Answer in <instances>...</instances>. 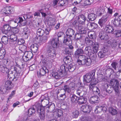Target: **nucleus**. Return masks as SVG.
Listing matches in <instances>:
<instances>
[{"instance_id":"obj_1","label":"nucleus","mask_w":121,"mask_h":121,"mask_svg":"<svg viewBox=\"0 0 121 121\" xmlns=\"http://www.w3.org/2000/svg\"><path fill=\"white\" fill-rule=\"evenodd\" d=\"M76 68V65L73 63L70 64L69 66H65L64 65L61 66L60 69L57 72L52 73V76L55 78L56 79L60 78V77L64 76L66 74V72L69 71L70 72H73Z\"/></svg>"},{"instance_id":"obj_2","label":"nucleus","mask_w":121,"mask_h":121,"mask_svg":"<svg viewBox=\"0 0 121 121\" xmlns=\"http://www.w3.org/2000/svg\"><path fill=\"white\" fill-rule=\"evenodd\" d=\"M116 83L115 85L112 87L110 86V88L108 90L107 89L106 91L107 92H108L109 93H111L113 89L114 88V90L115 91L116 94L118 95L119 94V83L118 81L117 80H115L114 79H111L110 81V83L112 85H114V82Z\"/></svg>"},{"instance_id":"obj_3","label":"nucleus","mask_w":121,"mask_h":121,"mask_svg":"<svg viewBox=\"0 0 121 121\" xmlns=\"http://www.w3.org/2000/svg\"><path fill=\"white\" fill-rule=\"evenodd\" d=\"M8 61L7 60L3 59L2 61H0V71L4 73H9V69L7 67Z\"/></svg>"},{"instance_id":"obj_4","label":"nucleus","mask_w":121,"mask_h":121,"mask_svg":"<svg viewBox=\"0 0 121 121\" xmlns=\"http://www.w3.org/2000/svg\"><path fill=\"white\" fill-rule=\"evenodd\" d=\"M95 70L94 69L89 73L86 74L83 76V80L85 82L89 83L95 78Z\"/></svg>"},{"instance_id":"obj_5","label":"nucleus","mask_w":121,"mask_h":121,"mask_svg":"<svg viewBox=\"0 0 121 121\" xmlns=\"http://www.w3.org/2000/svg\"><path fill=\"white\" fill-rule=\"evenodd\" d=\"M56 54V50L50 47L47 49V57L52 60L55 58Z\"/></svg>"},{"instance_id":"obj_6","label":"nucleus","mask_w":121,"mask_h":121,"mask_svg":"<svg viewBox=\"0 0 121 121\" xmlns=\"http://www.w3.org/2000/svg\"><path fill=\"white\" fill-rule=\"evenodd\" d=\"M108 18L107 16H103L102 17L99 19L98 23L99 26L103 29L108 24H109V22L108 21Z\"/></svg>"},{"instance_id":"obj_7","label":"nucleus","mask_w":121,"mask_h":121,"mask_svg":"<svg viewBox=\"0 0 121 121\" xmlns=\"http://www.w3.org/2000/svg\"><path fill=\"white\" fill-rule=\"evenodd\" d=\"M16 66L14 67L13 72H14V76H13L12 78H18L20 77V74L21 71V69L20 65L16 62Z\"/></svg>"},{"instance_id":"obj_8","label":"nucleus","mask_w":121,"mask_h":121,"mask_svg":"<svg viewBox=\"0 0 121 121\" xmlns=\"http://www.w3.org/2000/svg\"><path fill=\"white\" fill-rule=\"evenodd\" d=\"M2 31L3 33L5 34L7 36L10 35L11 34V32H12L11 27L8 24L4 25L2 29Z\"/></svg>"},{"instance_id":"obj_9","label":"nucleus","mask_w":121,"mask_h":121,"mask_svg":"<svg viewBox=\"0 0 121 121\" xmlns=\"http://www.w3.org/2000/svg\"><path fill=\"white\" fill-rule=\"evenodd\" d=\"M43 107H41L40 106L38 107L37 109V112L39 113V117L40 119L42 121H44L45 119V111Z\"/></svg>"},{"instance_id":"obj_10","label":"nucleus","mask_w":121,"mask_h":121,"mask_svg":"<svg viewBox=\"0 0 121 121\" xmlns=\"http://www.w3.org/2000/svg\"><path fill=\"white\" fill-rule=\"evenodd\" d=\"M108 51L107 47H104L101 49V51L98 53V57L100 58H102L105 57L107 55Z\"/></svg>"},{"instance_id":"obj_11","label":"nucleus","mask_w":121,"mask_h":121,"mask_svg":"<svg viewBox=\"0 0 121 121\" xmlns=\"http://www.w3.org/2000/svg\"><path fill=\"white\" fill-rule=\"evenodd\" d=\"M84 46L80 48H78L75 51L74 53V57L76 59L79 58L80 56H81L84 54V51L83 50Z\"/></svg>"},{"instance_id":"obj_12","label":"nucleus","mask_w":121,"mask_h":121,"mask_svg":"<svg viewBox=\"0 0 121 121\" xmlns=\"http://www.w3.org/2000/svg\"><path fill=\"white\" fill-rule=\"evenodd\" d=\"M59 39L58 38L57 39H51L49 42V43L52 46V48L56 49V48H57L58 47V42Z\"/></svg>"},{"instance_id":"obj_13","label":"nucleus","mask_w":121,"mask_h":121,"mask_svg":"<svg viewBox=\"0 0 121 121\" xmlns=\"http://www.w3.org/2000/svg\"><path fill=\"white\" fill-rule=\"evenodd\" d=\"M48 72V70L45 66H42V68L39 70V71L37 72V73L38 76L41 77L44 76Z\"/></svg>"},{"instance_id":"obj_14","label":"nucleus","mask_w":121,"mask_h":121,"mask_svg":"<svg viewBox=\"0 0 121 121\" xmlns=\"http://www.w3.org/2000/svg\"><path fill=\"white\" fill-rule=\"evenodd\" d=\"M55 108V104L53 103L50 102L48 106L46 107L45 109L47 112L49 113L52 112Z\"/></svg>"},{"instance_id":"obj_15","label":"nucleus","mask_w":121,"mask_h":121,"mask_svg":"<svg viewBox=\"0 0 121 121\" xmlns=\"http://www.w3.org/2000/svg\"><path fill=\"white\" fill-rule=\"evenodd\" d=\"M91 110V107L87 105H82L81 108V110L83 112L87 113H89Z\"/></svg>"},{"instance_id":"obj_16","label":"nucleus","mask_w":121,"mask_h":121,"mask_svg":"<svg viewBox=\"0 0 121 121\" xmlns=\"http://www.w3.org/2000/svg\"><path fill=\"white\" fill-rule=\"evenodd\" d=\"M99 37L101 39L106 40L109 39V36L107 34L106 32L100 31L99 33Z\"/></svg>"},{"instance_id":"obj_17","label":"nucleus","mask_w":121,"mask_h":121,"mask_svg":"<svg viewBox=\"0 0 121 121\" xmlns=\"http://www.w3.org/2000/svg\"><path fill=\"white\" fill-rule=\"evenodd\" d=\"M115 26L121 27V15L119 17H116L113 21Z\"/></svg>"},{"instance_id":"obj_18","label":"nucleus","mask_w":121,"mask_h":121,"mask_svg":"<svg viewBox=\"0 0 121 121\" xmlns=\"http://www.w3.org/2000/svg\"><path fill=\"white\" fill-rule=\"evenodd\" d=\"M38 107V105H35L33 106L32 107L28 109V114L30 115L34 114L36 112L35 109L37 110V109Z\"/></svg>"},{"instance_id":"obj_19","label":"nucleus","mask_w":121,"mask_h":121,"mask_svg":"<svg viewBox=\"0 0 121 121\" xmlns=\"http://www.w3.org/2000/svg\"><path fill=\"white\" fill-rule=\"evenodd\" d=\"M103 29L106 33H112L114 30L113 26L109 24H108Z\"/></svg>"},{"instance_id":"obj_20","label":"nucleus","mask_w":121,"mask_h":121,"mask_svg":"<svg viewBox=\"0 0 121 121\" xmlns=\"http://www.w3.org/2000/svg\"><path fill=\"white\" fill-rule=\"evenodd\" d=\"M48 38L47 36L44 35L43 36L40 37V38H36L35 40L38 42L41 43H44L46 42L48 39Z\"/></svg>"},{"instance_id":"obj_21","label":"nucleus","mask_w":121,"mask_h":121,"mask_svg":"<svg viewBox=\"0 0 121 121\" xmlns=\"http://www.w3.org/2000/svg\"><path fill=\"white\" fill-rule=\"evenodd\" d=\"M86 20L85 16L83 14L79 15L78 19L79 23L82 25H85Z\"/></svg>"},{"instance_id":"obj_22","label":"nucleus","mask_w":121,"mask_h":121,"mask_svg":"<svg viewBox=\"0 0 121 121\" xmlns=\"http://www.w3.org/2000/svg\"><path fill=\"white\" fill-rule=\"evenodd\" d=\"M90 102L92 104L99 103V98L97 96H92L89 99Z\"/></svg>"},{"instance_id":"obj_23","label":"nucleus","mask_w":121,"mask_h":121,"mask_svg":"<svg viewBox=\"0 0 121 121\" xmlns=\"http://www.w3.org/2000/svg\"><path fill=\"white\" fill-rule=\"evenodd\" d=\"M87 57L86 56L83 55L80 56L78 58H79V59L77 60V63L79 65H82V63H83L85 62L84 61Z\"/></svg>"},{"instance_id":"obj_24","label":"nucleus","mask_w":121,"mask_h":121,"mask_svg":"<svg viewBox=\"0 0 121 121\" xmlns=\"http://www.w3.org/2000/svg\"><path fill=\"white\" fill-rule=\"evenodd\" d=\"M4 12L5 14H8L11 13L14 11L13 8L11 6L7 7L3 9Z\"/></svg>"},{"instance_id":"obj_25","label":"nucleus","mask_w":121,"mask_h":121,"mask_svg":"<svg viewBox=\"0 0 121 121\" xmlns=\"http://www.w3.org/2000/svg\"><path fill=\"white\" fill-rule=\"evenodd\" d=\"M75 31L73 29L71 28H68L66 30V35L72 37L73 35H74Z\"/></svg>"},{"instance_id":"obj_26","label":"nucleus","mask_w":121,"mask_h":121,"mask_svg":"<svg viewBox=\"0 0 121 121\" xmlns=\"http://www.w3.org/2000/svg\"><path fill=\"white\" fill-rule=\"evenodd\" d=\"M9 90L4 85L0 87V93L2 94H6L9 92Z\"/></svg>"},{"instance_id":"obj_27","label":"nucleus","mask_w":121,"mask_h":121,"mask_svg":"<svg viewBox=\"0 0 121 121\" xmlns=\"http://www.w3.org/2000/svg\"><path fill=\"white\" fill-rule=\"evenodd\" d=\"M71 37L66 35L64 37V40L63 41V43L66 45H69L68 43H72V41L71 39Z\"/></svg>"},{"instance_id":"obj_28","label":"nucleus","mask_w":121,"mask_h":121,"mask_svg":"<svg viewBox=\"0 0 121 121\" xmlns=\"http://www.w3.org/2000/svg\"><path fill=\"white\" fill-rule=\"evenodd\" d=\"M70 98L71 103L75 104L78 101V97L74 94H71Z\"/></svg>"},{"instance_id":"obj_29","label":"nucleus","mask_w":121,"mask_h":121,"mask_svg":"<svg viewBox=\"0 0 121 121\" xmlns=\"http://www.w3.org/2000/svg\"><path fill=\"white\" fill-rule=\"evenodd\" d=\"M83 88L82 87L78 88L76 90V94L82 97L85 95L84 91L82 90Z\"/></svg>"},{"instance_id":"obj_30","label":"nucleus","mask_w":121,"mask_h":121,"mask_svg":"<svg viewBox=\"0 0 121 121\" xmlns=\"http://www.w3.org/2000/svg\"><path fill=\"white\" fill-rule=\"evenodd\" d=\"M49 100L44 99L42 100H41V104L42 106H40L41 107H43L44 108V110L46 108V107L48 106V104H49Z\"/></svg>"},{"instance_id":"obj_31","label":"nucleus","mask_w":121,"mask_h":121,"mask_svg":"<svg viewBox=\"0 0 121 121\" xmlns=\"http://www.w3.org/2000/svg\"><path fill=\"white\" fill-rule=\"evenodd\" d=\"M4 85L9 90L14 86L13 85L11 81L9 80L6 81Z\"/></svg>"},{"instance_id":"obj_32","label":"nucleus","mask_w":121,"mask_h":121,"mask_svg":"<svg viewBox=\"0 0 121 121\" xmlns=\"http://www.w3.org/2000/svg\"><path fill=\"white\" fill-rule=\"evenodd\" d=\"M105 9L103 7H100L98 9L96 12V14L98 16H101L104 13Z\"/></svg>"},{"instance_id":"obj_33","label":"nucleus","mask_w":121,"mask_h":121,"mask_svg":"<svg viewBox=\"0 0 121 121\" xmlns=\"http://www.w3.org/2000/svg\"><path fill=\"white\" fill-rule=\"evenodd\" d=\"M87 101L86 98L81 97L79 98L78 97V104H82L86 103Z\"/></svg>"},{"instance_id":"obj_34","label":"nucleus","mask_w":121,"mask_h":121,"mask_svg":"<svg viewBox=\"0 0 121 121\" xmlns=\"http://www.w3.org/2000/svg\"><path fill=\"white\" fill-rule=\"evenodd\" d=\"M84 51L86 54L88 55L92 51V48L89 46H87L85 47Z\"/></svg>"},{"instance_id":"obj_35","label":"nucleus","mask_w":121,"mask_h":121,"mask_svg":"<svg viewBox=\"0 0 121 121\" xmlns=\"http://www.w3.org/2000/svg\"><path fill=\"white\" fill-rule=\"evenodd\" d=\"M87 26L90 27L92 29H95L98 27V25L93 22H89L88 23Z\"/></svg>"},{"instance_id":"obj_36","label":"nucleus","mask_w":121,"mask_h":121,"mask_svg":"<svg viewBox=\"0 0 121 121\" xmlns=\"http://www.w3.org/2000/svg\"><path fill=\"white\" fill-rule=\"evenodd\" d=\"M78 31L79 33L82 34H85L86 33V31L84 28L82 26L79 25L78 26Z\"/></svg>"},{"instance_id":"obj_37","label":"nucleus","mask_w":121,"mask_h":121,"mask_svg":"<svg viewBox=\"0 0 121 121\" xmlns=\"http://www.w3.org/2000/svg\"><path fill=\"white\" fill-rule=\"evenodd\" d=\"M99 48V45L98 43L97 42L95 43L93 47L92 48L93 53L96 54L97 53Z\"/></svg>"},{"instance_id":"obj_38","label":"nucleus","mask_w":121,"mask_h":121,"mask_svg":"<svg viewBox=\"0 0 121 121\" xmlns=\"http://www.w3.org/2000/svg\"><path fill=\"white\" fill-rule=\"evenodd\" d=\"M84 61L85 62L82 63L81 65L89 66L91 65L92 62L91 59L87 57Z\"/></svg>"},{"instance_id":"obj_39","label":"nucleus","mask_w":121,"mask_h":121,"mask_svg":"<svg viewBox=\"0 0 121 121\" xmlns=\"http://www.w3.org/2000/svg\"><path fill=\"white\" fill-rule=\"evenodd\" d=\"M63 61L65 64L70 63L72 61V57L70 56H67L65 57L63 59Z\"/></svg>"},{"instance_id":"obj_40","label":"nucleus","mask_w":121,"mask_h":121,"mask_svg":"<svg viewBox=\"0 0 121 121\" xmlns=\"http://www.w3.org/2000/svg\"><path fill=\"white\" fill-rule=\"evenodd\" d=\"M7 36L10 37V39L12 42L15 41L17 39V36L15 34H12V32H11V34L10 35H8Z\"/></svg>"},{"instance_id":"obj_41","label":"nucleus","mask_w":121,"mask_h":121,"mask_svg":"<svg viewBox=\"0 0 121 121\" xmlns=\"http://www.w3.org/2000/svg\"><path fill=\"white\" fill-rule=\"evenodd\" d=\"M88 55L90 57L89 58L91 60L95 61L97 59V57L96 54L93 53V51H92L91 53L89 54Z\"/></svg>"},{"instance_id":"obj_42","label":"nucleus","mask_w":121,"mask_h":121,"mask_svg":"<svg viewBox=\"0 0 121 121\" xmlns=\"http://www.w3.org/2000/svg\"><path fill=\"white\" fill-rule=\"evenodd\" d=\"M25 54H26L27 55L26 56H25V57L28 58V59H26V61H27L31 59L32 58L33 54L32 52H25Z\"/></svg>"},{"instance_id":"obj_43","label":"nucleus","mask_w":121,"mask_h":121,"mask_svg":"<svg viewBox=\"0 0 121 121\" xmlns=\"http://www.w3.org/2000/svg\"><path fill=\"white\" fill-rule=\"evenodd\" d=\"M88 17L91 21H93L96 19V16L94 13H91L88 15Z\"/></svg>"},{"instance_id":"obj_44","label":"nucleus","mask_w":121,"mask_h":121,"mask_svg":"<svg viewBox=\"0 0 121 121\" xmlns=\"http://www.w3.org/2000/svg\"><path fill=\"white\" fill-rule=\"evenodd\" d=\"M114 34L115 35L116 37H119L121 36V30H117L113 32Z\"/></svg>"},{"instance_id":"obj_45","label":"nucleus","mask_w":121,"mask_h":121,"mask_svg":"<svg viewBox=\"0 0 121 121\" xmlns=\"http://www.w3.org/2000/svg\"><path fill=\"white\" fill-rule=\"evenodd\" d=\"M109 111L110 113L112 115H115L117 113V110L112 108H109Z\"/></svg>"},{"instance_id":"obj_46","label":"nucleus","mask_w":121,"mask_h":121,"mask_svg":"<svg viewBox=\"0 0 121 121\" xmlns=\"http://www.w3.org/2000/svg\"><path fill=\"white\" fill-rule=\"evenodd\" d=\"M6 53L5 50L4 49L0 50V59H2L4 57Z\"/></svg>"},{"instance_id":"obj_47","label":"nucleus","mask_w":121,"mask_h":121,"mask_svg":"<svg viewBox=\"0 0 121 121\" xmlns=\"http://www.w3.org/2000/svg\"><path fill=\"white\" fill-rule=\"evenodd\" d=\"M113 13V11L112 9H110V8H108V11L106 14V15H104L105 16H107V18H108L109 17H111L112 14Z\"/></svg>"},{"instance_id":"obj_48","label":"nucleus","mask_w":121,"mask_h":121,"mask_svg":"<svg viewBox=\"0 0 121 121\" xmlns=\"http://www.w3.org/2000/svg\"><path fill=\"white\" fill-rule=\"evenodd\" d=\"M44 31L41 28H39L37 30V34L39 36H42L44 34Z\"/></svg>"},{"instance_id":"obj_49","label":"nucleus","mask_w":121,"mask_h":121,"mask_svg":"<svg viewBox=\"0 0 121 121\" xmlns=\"http://www.w3.org/2000/svg\"><path fill=\"white\" fill-rule=\"evenodd\" d=\"M1 40L2 43L4 44H7L8 42V36H3L1 39Z\"/></svg>"},{"instance_id":"obj_50","label":"nucleus","mask_w":121,"mask_h":121,"mask_svg":"<svg viewBox=\"0 0 121 121\" xmlns=\"http://www.w3.org/2000/svg\"><path fill=\"white\" fill-rule=\"evenodd\" d=\"M85 43L87 45H92L93 44L94 42L93 40H90V39L88 38H86L85 39Z\"/></svg>"},{"instance_id":"obj_51","label":"nucleus","mask_w":121,"mask_h":121,"mask_svg":"<svg viewBox=\"0 0 121 121\" xmlns=\"http://www.w3.org/2000/svg\"><path fill=\"white\" fill-rule=\"evenodd\" d=\"M19 49L22 52H24L26 51L27 48L26 46L25 45H21L19 47Z\"/></svg>"},{"instance_id":"obj_52","label":"nucleus","mask_w":121,"mask_h":121,"mask_svg":"<svg viewBox=\"0 0 121 121\" xmlns=\"http://www.w3.org/2000/svg\"><path fill=\"white\" fill-rule=\"evenodd\" d=\"M13 76H14V74L13 75L12 73L9 74L8 75V77L9 78L10 81H12L13 80L16 81L17 80L18 78H14L13 79L12 78L13 77Z\"/></svg>"},{"instance_id":"obj_53","label":"nucleus","mask_w":121,"mask_h":121,"mask_svg":"<svg viewBox=\"0 0 121 121\" xmlns=\"http://www.w3.org/2000/svg\"><path fill=\"white\" fill-rule=\"evenodd\" d=\"M93 92L94 94H95L96 95L100 96V92L99 89L97 87V88L93 90Z\"/></svg>"},{"instance_id":"obj_54","label":"nucleus","mask_w":121,"mask_h":121,"mask_svg":"<svg viewBox=\"0 0 121 121\" xmlns=\"http://www.w3.org/2000/svg\"><path fill=\"white\" fill-rule=\"evenodd\" d=\"M96 85V84L92 83L90 84L89 85V88L91 90H92L93 91V90L97 88V87L95 86Z\"/></svg>"},{"instance_id":"obj_55","label":"nucleus","mask_w":121,"mask_h":121,"mask_svg":"<svg viewBox=\"0 0 121 121\" xmlns=\"http://www.w3.org/2000/svg\"><path fill=\"white\" fill-rule=\"evenodd\" d=\"M94 0H86L84 1V4L86 5H90L93 4Z\"/></svg>"},{"instance_id":"obj_56","label":"nucleus","mask_w":121,"mask_h":121,"mask_svg":"<svg viewBox=\"0 0 121 121\" xmlns=\"http://www.w3.org/2000/svg\"><path fill=\"white\" fill-rule=\"evenodd\" d=\"M57 96H59L60 98H61V100H64L66 98V96L65 93L63 94H60L59 92L57 93Z\"/></svg>"},{"instance_id":"obj_57","label":"nucleus","mask_w":121,"mask_h":121,"mask_svg":"<svg viewBox=\"0 0 121 121\" xmlns=\"http://www.w3.org/2000/svg\"><path fill=\"white\" fill-rule=\"evenodd\" d=\"M112 66V67L115 69V70H117V68H118V63L116 62H112L111 64Z\"/></svg>"},{"instance_id":"obj_58","label":"nucleus","mask_w":121,"mask_h":121,"mask_svg":"<svg viewBox=\"0 0 121 121\" xmlns=\"http://www.w3.org/2000/svg\"><path fill=\"white\" fill-rule=\"evenodd\" d=\"M102 111V107L101 106H97L96 107L95 112V113H97L100 112Z\"/></svg>"},{"instance_id":"obj_59","label":"nucleus","mask_w":121,"mask_h":121,"mask_svg":"<svg viewBox=\"0 0 121 121\" xmlns=\"http://www.w3.org/2000/svg\"><path fill=\"white\" fill-rule=\"evenodd\" d=\"M22 21V18L20 17L17 18L14 21V22L15 23H17L18 25V24H20Z\"/></svg>"},{"instance_id":"obj_60","label":"nucleus","mask_w":121,"mask_h":121,"mask_svg":"<svg viewBox=\"0 0 121 121\" xmlns=\"http://www.w3.org/2000/svg\"><path fill=\"white\" fill-rule=\"evenodd\" d=\"M74 36L75 39L77 40H79L81 39L82 37L81 34L79 33L75 34Z\"/></svg>"},{"instance_id":"obj_61","label":"nucleus","mask_w":121,"mask_h":121,"mask_svg":"<svg viewBox=\"0 0 121 121\" xmlns=\"http://www.w3.org/2000/svg\"><path fill=\"white\" fill-rule=\"evenodd\" d=\"M64 90L65 92L69 93L71 91V89L69 87L68 85H65L64 86Z\"/></svg>"},{"instance_id":"obj_62","label":"nucleus","mask_w":121,"mask_h":121,"mask_svg":"<svg viewBox=\"0 0 121 121\" xmlns=\"http://www.w3.org/2000/svg\"><path fill=\"white\" fill-rule=\"evenodd\" d=\"M71 51L68 48H66L63 51V53L65 54H70Z\"/></svg>"},{"instance_id":"obj_63","label":"nucleus","mask_w":121,"mask_h":121,"mask_svg":"<svg viewBox=\"0 0 121 121\" xmlns=\"http://www.w3.org/2000/svg\"><path fill=\"white\" fill-rule=\"evenodd\" d=\"M44 99L49 100L50 99L47 94H45L44 95H42L41 96V100H43Z\"/></svg>"},{"instance_id":"obj_64","label":"nucleus","mask_w":121,"mask_h":121,"mask_svg":"<svg viewBox=\"0 0 121 121\" xmlns=\"http://www.w3.org/2000/svg\"><path fill=\"white\" fill-rule=\"evenodd\" d=\"M79 114V112L77 110H76L73 113V117L74 118H77Z\"/></svg>"}]
</instances>
